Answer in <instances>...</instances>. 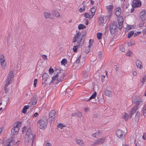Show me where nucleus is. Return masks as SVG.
Segmentation results:
<instances>
[{
    "mask_svg": "<svg viewBox=\"0 0 146 146\" xmlns=\"http://www.w3.org/2000/svg\"><path fill=\"white\" fill-rule=\"evenodd\" d=\"M82 35L81 37H82V38L83 40H84L85 38L86 37V32L85 30H84L82 32Z\"/></svg>",
    "mask_w": 146,
    "mask_h": 146,
    "instance_id": "nucleus-29",
    "label": "nucleus"
},
{
    "mask_svg": "<svg viewBox=\"0 0 146 146\" xmlns=\"http://www.w3.org/2000/svg\"><path fill=\"white\" fill-rule=\"evenodd\" d=\"M86 27V26L82 24H80L78 26V29L79 30L84 29Z\"/></svg>",
    "mask_w": 146,
    "mask_h": 146,
    "instance_id": "nucleus-32",
    "label": "nucleus"
},
{
    "mask_svg": "<svg viewBox=\"0 0 146 146\" xmlns=\"http://www.w3.org/2000/svg\"><path fill=\"white\" fill-rule=\"evenodd\" d=\"M48 77L49 76L47 73L44 72L42 76V79L43 80L46 81Z\"/></svg>",
    "mask_w": 146,
    "mask_h": 146,
    "instance_id": "nucleus-19",
    "label": "nucleus"
},
{
    "mask_svg": "<svg viewBox=\"0 0 146 146\" xmlns=\"http://www.w3.org/2000/svg\"><path fill=\"white\" fill-rule=\"evenodd\" d=\"M84 16L86 18H90V15H89L88 13H86L84 14Z\"/></svg>",
    "mask_w": 146,
    "mask_h": 146,
    "instance_id": "nucleus-40",
    "label": "nucleus"
},
{
    "mask_svg": "<svg viewBox=\"0 0 146 146\" xmlns=\"http://www.w3.org/2000/svg\"><path fill=\"white\" fill-rule=\"evenodd\" d=\"M64 76L65 74L64 73L61 74V75L58 78V74L57 73L55 75L52 77V80L50 81V83H51L53 84L55 82L54 80H57V79L58 80V81H62L64 79Z\"/></svg>",
    "mask_w": 146,
    "mask_h": 146,
    "instance_id": "nucleus-4",
    "label": "nucleus"
},
{
    "mask_svg": "<svg viewBox=\"0 0 146 146\" xmlns=\"http://www.w3.org/2000/svg\"><path fill=\"white\" fill-rule=\"evenodd\" d=\"M123 132L120 130H118L116 132V135L119 138L124 137L125 135L123 136Z\"/></svg>",
    "mask_w": 146,
    "mask_h": 146,
    "instance_id": "nucleus-13",
    "label": "nucleus"
},
{
    "mask_svg": "<svg viewBox=\"0 0 146 146\" xmlns=\"http://www.w3.org/2000/svg\"><path fill=\"white\" fill-rule=\"evenodd\" d=\"M82 77L84 78H86L88 77V72L86 71H83L82 72Z\"/></svg>",
    "mask_w": 146,
    "mask_h": 146,
    "instance_id": "nucleus-24",
    "label": "nucleus"
},
{
    "mask_svg": "<svg viewBox=\"0 0 146 146\" xmlns=\"http://www.w3.org/2000/svg\"><path fill=\"white\" fill-rule=\"evenodd\" d=\"M27 129V127L26 126H24L22 128V131L23 133H24V132H25Z\"/></svg>",
    "mask_w": 146,
    "mask_h": 146,
    "instance_id": "nucleus-47",
    "label": "nucleus"
},
{
    "mask_svg": "<svg viewBox=\"0 0 146 146\" xmlns=\"http://www.w3.org/2000/svg\"><path fill=\"white\" fill-rule=\"evenodd\" d=\"M37 82V79H35L34 80V86L35 87H36V84Z\"/></svg>",
    "mask_w": 146,
    "mask_h": 146,
    "instance_id": "nucleus-50",
    "label": "nucleus"
},
{
    "mask_svg": "<svg viewBox=\"0 0 146 146\" xmlns=\"http://www.w3.org/2000/svg\"><path fill=\"white\" fill-rule=\"evenodd\" d=\"M42 57L44 60L47 59V56L43 54L42 55Z\"/></svg>",
    "mask_w": 146,
    "mask_h": 146,
    "instance_id": "nucleus-54",
    "label": "nucleus"
},
{
    "mask_svg": "<svg viewBox=\"0 0 146 146\" xmlns=\"http://www.w3.org/2000/svg\"><path fill=\"white\" fill-rule=\"evenodd\" d=\"M81 57V56L80 55L79 56V57L77 58V60L76 61V63L78 64V63H79V62H80V59Z\"/></svg>",
    "mask_w": 146,
    "mask_h": 146,
    "instance_id": "nucleus-49",
    "label": "nucleus"
},
{
    "mask_svg": "<svg viewBox=\"0 0 146 146\" xmlns=\"http://www.w3.org/2000/svg\"><path fill=\"white\" fill-rule=\"evenodd\" d=\"M18 122L19 123H17V124L15 126V127H18L21 124V122H19V121Z\"/></svg>",
    "mask_w": 146,
    "mask_h": 146,
    "instance_id": "nucleus-62",
    "label": "nucleus"
},
{
    "mask_svg": "<svg viewBox=\"0 0 146 146\" xmlns=\"http://www.w3.org/2000/svg\"><path fill=\"white\" fill-rule=\"evenodd\" d=\"M73 52H76L77 51V48H76V46H74L73 49Z\"/></svg>",
    "mask_w": 146,
    "mask_h": 146,
    "instance_id": "nucleus-52",
    "label": "nucleus"
},
{
    "mask_svg": "<svg viewBox=\"0 0 146 146\" xmlns=\"http://www.w3.org/2000/svg\"><path fill=\"white\" fill-rule=\"evenodd\" d=\"M135 63L137 66L138 68L141 69L143 67L141 65L142 63L139 60H136Z\"/></svg>",
    "mask_w": 146,
    "mask_h": 146,
    "instance_id": "nucleus-18",
    "label": "nucleus"
},
{
    "mask_svg": "<svg viewBox=\"0 0 146 146\" xmlns=\"http://www.w3.org/2000/svg\"><path fill=\"white\" fill-rule=\"evenodd\" d=\"M58 11H55L54 10H52V14L53 15H55Z\"/></svg>",
    "mask_w": 146,
    "mask_h": 146,
    "instance_id": "nucleus-55",
    "label": "nucleus"
},
{
    "mask_svg": "<svg viewBox=\"0 0 146 146\" xmlns=\"http://www.w3.org/2000/svg\"><path fill=\"white\" fill-rule=\"evenodd\" d=\"M140 18H146V11L144 10L142 11L140 13Z\"/></svg>",
    "mask_w": 146,
    "mask_h": 146,
    "instance_id": "nucleus-17",
    "label": "nucleus"
},
{
    "mask_svg": "<svg viewBox=\"0 0 146 146\" xmlns=\"http://www.w3.org/2000/svg\"><path fill=\"white\" fill-rule=\"evenodd\" d=\"M121 9L120 7H118L116 10L115 14L117 17H118L121 14Z\"/></svg>",
    "mask_w": 146,
    "mask_h": 146,
    "instance_id": "nucleus-20",
    "label": "nucleus"
},
{
    "mask_svg": "<svg viewBox=\"0 0 146 146\" xmlns=\"http://www.w3.org/2000/svg\"><path fill=\"white\" fill-rule=\"evenodd\" d=\"M54 81L55 82L53 84L55 83V84H58L59 82H60V81H58V79H57V80H54Z\"/></svg>",
    "mask_w": 146,
    "mask_h": 146,
    "instance_id": "nucleus-60",
    "label": "nucleus"
},
{
    "mask_svg": "<svg viewBox=\"0 0 146 146\" xmlns=\"http://www.w3.org/2000/svg\"><path fill=\"white\" fill-rule=\"evenodd\" d=\"M44 15L45 16V17L46 19H47L48 18H50V14L49 13H47L46 12H45L44 13Z\"/></svg>",
    "mask_w": 146,
    "mask_h": 146,
    "instance_id": "nucleus-39",
    "label": "nucleus"
},
{
    "mask_svg": "<svg viewBox=\"0 0 146 146\" xmlns=\"http://www.w3.org/2000/svg\"><path fill=\"white\" fill-rule=\"evenodd\" d=\"M129 117L128 114L126 113H125L124 115L122 116V118L124 119L126 121Z\"/></svg>",
    "mask_w": 146,
    "mask_h": 146,
    "instance_id": "nucleus-30",
    "label": "nucleus"
},
{
    "mask_svg": "<svg viewBox=\"0 0 146 146\" xmlns=\"http://www.w3.org/2000/svg\"><path fill=\"white\" fill-rule=\"evenodd\" d=\"M56 113L55 111L54 110H52L50 112L49 114V117L53 118L54 119L55 117V115Z\"/></svg>",
    "mask_w": 146,
    "mask_h": 146,
    "instance_id": "nucleus-21",
    "label": "nucleus"
},
{
    "mask_svg": "<svg viewBox=\"0 0 146 146\" xmlns=\"http://www.w3.org/2000/svg\"><path fill=\"white\" fill-rule=\"evenodd\" d=\"M103 34L101 33H97V38L99 39H100L102 37Z\"/></svg>",
    "mask_w": 146,
    "mask_h": 146,
    "instance_id": "nucleus-34",
    "label": "nucleus"
},
{
    "mask_svg": "<svg viewBox=\"0 0 146 146\" xmlns=\"http://www.w3.org/2000/svg\"><path fill=\"white\" fill-rule=\"evenodd\" d=\"M94 40H93L90 39L89 40V45L88 46L89 47H91L93 43Z\"/></svg>",
    "mask_w": 146,
    "mask_h": 146,
    "instance_id": "nucleus-42",
    "label": "nucleus"
},
{
    "mask_svg": "<svg viewBox=\"0 0 146 146\" xmlns=\"http://www.w3.org/2000/svg\"><path fill=\"white\" fill-rule=\"evenodd\" d=\"M120 50L122 52H124L125 51V49L124 46H122L120 48Z\"/></svg>",
    "mask_w": 146,
    "mask_h": 146,
    "instance_id": "nucleus-53",
    "label": "nucleus"
},
{
    "mask_svg": "<svg viewBox=\"0 0 146 146\" xmlns=\"http://www.w3.org/2000/svg\"><path fill=\"white\" fill-rule=\"evenodd\" d=\"M104 22V19L103 17H100L99 18V25H102Z\"/></svg>",
    "mask_w": 146,
    "mask_h": 146,
    "instance_id": "nucleus-27",
    "label": "nucleus"
},
{
    "mask_svg": "<svg viewBox=\"0 0 146 146\" xmlns=\"http://www.w3.org/2000/svg\"><path fill=\"white\" fill-rule=\"evenodd\" d=\"M104 93L106 96L110 97L111 93V92L110 90H106L105 91Z\"/></svg>",
    "mask_w": 146,
    "mask_h": 146,
    "instance_id": "nucleus-26",
    "label": "nucleus"
},
{
    "mask_svg": "<svg viewBox=\"0 0 146 146\" xmlns=\"http://www.w3.org/2000/svg\"><path fill=\"white\" fill-rule=\"evenodd\" d=\"M146 133H144L143 134V136L142 137L144 139L146 140Z\"/></svg>",
    "mask_w": 146,
    "mask_h": 146,
    "instance_id": "nucleus-58",
    "label": "nucleus"
},
{
    "mask_svg": "<svg viewBox=\"0 0 146 146\" xmlns=\"http://www.w3.org/2000/svg\"><path fill=\"white\" fill-rule=\"evenodd\" d=\"M145 19L140 18L139 19V26L140 27H142L145 22Z\"/></svg>",
    "mask_w": 146,
    "mask_h": 146,
    "instance_id": "nucleus-15",
    "label": "nucleus"
},
{
    "mask_svg": "<svg viewBox=\"0 0 146 146\" xmlns=\"http://www.w3.org/2000/svg\"><path fill=\"white\" fill-rule=\"evenodd\" d=\"M131 29V26H128L127 27L126 29L128 30H129Z\"/></svg>",
    "mask_w": 146,
    "mask_h": 146,
    "instance_id": "nucleus-64",
    "label": "nucleus"
},
{
    "mask_svg": "<svg viewBox=\"0 0 146 146\" xmlns=\"http://www.w3.org/2000/svg\"><path fill=\"white\" fill-rule=\"evenodd\" d=\"M117 27V23L116 22H114L110 24V30L111 34H113L115 33Z\"/></svg>",
    "mask_w": 146,
    "mask_h": 146,
    "instance_id": "nucleus-6",
    "label": "nucleus"
},
{
    "mask_svg": "<svg viewBox=\"0 0 146 146\" xmlns=\"http://www.w3.org/2000/svg\"><path fill=\"white\" fill-rule=\"evenodd\" d=\"M18 133L14 129L12 128L11 130V134L12 135H15L18 134Z\"/></svg>",
    "mask_w": 146,
    "mask_h": 146,
    "instance_id": "nucleus-33",
    "label": "nucleus"
},
{
    "mask_svg": "<svg viewBox=\"0 0 146 146\" xmlns=\"http://www.w3.org/2000/svg\"><path fill=\"white\" fill-rule=\"evenodd\" d=\"M132 3L133 7H138L141 5V2L139 0H133Z\"/></svg>",
    "mask_w": 146,
    "mask_h": 146,
    "instance_id": "nucleus-9",
    "label": "nucleus"
},
{
    "mask_svg": "<svg viewBox=\"0 0 146 146\" xmlns=\"http://www.w3.org/2000/svg\"><path fill=\"white\" fill-rule=\"evenodd\" d=\"M146 80V75H143V77L142 80L141 81V82L143 84L145 82V80Z\"/></svg>",
    "mask_w": 146,
    "mask_h": 146,
    "instance_id": "nucleus-38",
    "label": "nucleus"
},
{
    "mask_svg": "<svg viewBox=\"0 0 146 146\" xmlns=\"http://www.w3.org/2000/svg\"><path fill=\"white\" fill-rule=\"evenodd\" d=\"M14 129H15V130L17 131V133H18V131H19V128L18 127H14V128H13Z\"/></svg>",
    "mask_w": 146,
    "mask_h": 146,
    "instance_id": "nucleus-57",
    "label": "nucleus"
},
{
    "mask_svg": "<svg viewBox=\"0 0 146 146\" xmlns=\"http://www.w3.org/2000/svg\"><path fill=\"white\" fill-rule=\"evenodd\" d=\"M90 10L91 13L93 14L92 15V17H91V19H92L95 14V12L96 11V8H95L94 7H93Z\"/></svg>",
    "mask_w": 146,
    "mask_h": 146,
    "instance_id": "nucleus-22",
    "label": "nucleus"
},
{
    "mask_svg": "<svg viewBox=\"0 0 146 146\" xmlns=\"http://www.w3.org/2000/svg\"><path fill=\"white\" fill-rule=\"evenodd\" d=\"M105 141V138H102L97 139L94 143L92 144V145H94L96 144H102Z\"/></svg>",
    "mask_w": 146,
    "mask_h": 146,
    "instance_id": "nucleus-10",
    "label": "nucleus"
},
{
    "mask_svg": "<svg viewBox=\"0 0 146 146\" xmlns=\"http://www.w3.org/2000/svg\"><path fill=\"white\" fill-rule=\"evenodd\" d=\"M61 70V68H59L57 69L55 71H56L57 73L58 74H60V71Z\"/></svg>",
    "mask_w": 146,
    "mask_h": 146,
    "instance_id": "nucleus-45",
    "label": "nucleus"
},
{
    "mask_svg": "<svg viewBox=\"0 0 146 146\" xmlns=\"http://www.w3.org/2000/svg\"><path fill=\"white\" fill-rule=\"evenodd\" d=\"M57 127L58 128H60L61 129L62 128L64 127H65V126L62 124V123H59Z\"/></svg>",
    "mask_w": 146,
    "mask_h": 146,
    "instance_id": "nucleus-37",
    "label": "nucleus"
},
{
    "mask_svg": "<svg viewBox=\"0 0 146 146\" xmlns=\"http://www.w3.org/2000/svg\"><path fill=\"white\" fill-rule=\"evenodd\" d=\"M132 53V52L130 51L129 50L126 53V55L128 56H131V54Z\"/></svg>",
    "mask_w": 146,
    "mask_h": 146,
    "instance_id": "nucleus-46",
    "label": "nucleus"
},
{
    "mask_svg": "<svg viewBox=\"0 0 146 146\" xmlns=\"http://www.w3.org/2000/svg\"><path fill=\"white\" fill-rule=\"evenodd\" d=\"M76 142L80 145L83 146L84 145L83 141L82 140L77 139L76 140Z\"/></svg>",
    "mask_w": 146,
    "mask_h": 146,
    "instance_id": "nucleus-31",
    "label": "nucleus"
},
{
    "mask_svg": "<svg viewBox=\"0 0 146 146\" xmlns=\"http://www.w3.org/2000/svg\"><path fill=\"white\" fill-rule=\"evenodd\" d=\"M141 32L140 31L137 32L136 33H135L134 34V35L135 36H137L138 35H139L140 34H141Z\"/></svg>",
    "mask_w": 146,
    "mask_h": 146,
    "instance_id": "nucleus-61",
    "label": "nucleus"
},
{
    "mask_svg": "<svg viewBox=\"0 0 146 146\" xmlns=\"http://www.w3.org/2000/svg\"><path fill=\"white\" fill-rule=\"evenodd\" d=\"M8 86H6V84H5L4 86V88H5V93H6L8 92V91L9 90V89L8 88H7V87Z\"/></svg>",
    "mask_w": 146,
    "mask_h": 146,
    "instance_id": "nucleus-44",
    "label": "nucleus"
},
{
    "mask_svg": "<svg viewBox=\"0 0 146 146\" xmlns=\"http://www.w3.org/2000/svg\"><path fill=\"white\" fill-rule=\"evenodd\" d=\"M103 56V54L101 52H99L98 55V57H99V58L100 59H101L102 58Z\"/></svg>",
    "mask_w": 146,
    "mask_h": 146,
    "instance_id": "nucleus-41",
    "label": "nucleus"
},
{
    "mask_svg": "<svg viewBox=\"0 0 146 146\" xmlns=\"http://www.w3.org/2000/svg\"><path fill=\"white\" fill-rule=\"evenodd\" d=\"M134 34V31H130L128 34L127 38H131Z\"/></svg>",
    "mask_w": 146,
    "mask_h": 146,
    "instance_id": "nucleus-28",
    "label": "nucleus"
},
{
    "mask_svg": "<svg viewBox=\"0 0 146 146\" xmlns=\"http://www.w3.org/2000/svg\"><path fill=\"white\" fill-rule=\"evenodd\" d=\"M39 123V128L40 129H44L48 124V119L42 118L38 121L37 122V123Z\"/></svg>",
    "mask_w": 146,
    "mask_h": 146,
    "instance_id": "nucleus-3",
    "label": "nucleus"
},
{
    "mask_svg": "<svg viewBox=\"0 0 146 146\" xmlns=\"http://www.w3.org/2000/svg\"><path fill=\"white\" fill-rule=\"evenodd\" d=\"M81 35V33L79 31L77 33L76 35L74 36L72 40L73 43L78 42H77L78 44L74 46H76L77 48H78L79 46H82L84 43V40H83L82 37H80V36Z\"/></svg>",
    "mask_w": 146,
    "mask_h": 146,
    "instance_id": "nucleus-2",
    "label": "nucleus"
},
{
    "mask_svg": "<svg viewBox=\"0 0 146 146\" xmlns=\"http://www.w3.org/2000/svg\"><path fill=\"white\" fill-rule=\"evenodd\" d=\"M14 75L13 74V71H11L8 75L7 77L6 80V86H8L9 85L10 82L13 80Z\"/></svg>",
    "mask_w": 146,
    "mask_h": 146,
    "instance_id": "nucleus-5",
    "label": "nucleus"
},
{
    "mask_svg": "<svg viewBox=\"0 0 146 146\" xmlns=\"http://www.w3.org/2000/svg\"><path fill=\"white\" fill-rule=\"evenodd\" d=\"M29 105L25 106L22 110V112L24 114L25 113L27 112V110L29 108Z\"/></svg>",
    "mask_w": 146,
    "mask_h": 146,
    "instance_id": "nucleus-25",
    "label": "nucleus"
},
{
    "mask_svg": "<svg viewBox=\"0 0 146 146\" xmlns=\"http://www.w3.org/2000/svg\"><path fill=\"white\" fill-rule=\"evenodd\" d=\"M0 62L3 68H5V62L4 56L3 54L0 55Z\"/></svg>",
    "mask_w": 146,
    "mask_h": 146,
    "instance_id": "nucleus-11",
    "label": "nucleus"
},
{
    "mask_svg": "<svg viewBox=\"0 0 146 146\" xmlns=\"http://www.w3.org/2000/svg\"><path fill=\"white\" fill-rule=\"evenodd\" d=\"M133 102H135V103L136 104L135 106H137V107H138L139 105L143 103L142 100L140 97H138L136 99L134 100Z\"/></svg>",
    "mask_w": 146,
    "mask_h": 146,
    "instance_id": "nucleus-12",
    "label": "nucleus"
},
{
    "mask_svg": "<svg viewBox=\"0 0 146 146\" xmlns=\"http://www.w3.org/2000/svg\"><path fill=\"white\" fill-rule=\"evenodd\" d=\"M38 114L37 112H36L33 115L34 117H36L38 116Z\"/></svg>",
    "mask_w": 146,
    "mask_h": 146,
    "instance_id": "nucleus-63",
    "label": "nucleus"
},
{
    "mask_svg": "<svg viewBox=\"0 0 146 146\" xmlns=\"http://www.w3.org/2000/svg\"><path fill=\"white\" fill-rule=\"evenodd\" d=\"M105 77V76L104 75H102L101 76V78L102 81V82H103V80L104 79Z\"/></svg>",
    "mask_w": 146,
    "mask_h": 146,
    "instance_id": "nucleus-59",
    "label": "nucleus"
},
{
    "mask_svg": "<svg viewBox=\"0 0 146 146\" xmlns=\"http://www.w3.org/2000/svg\"><path fill=\"white\" fill-rule=\"evenodd\" d=\"M77 115L78 117H81L82 116V113L80 111L77 112Z\"/></svg>",
    "mask_w": 146,
    "mask_h": 146,
    "instance_id": "nucleus-51",
    "label": "nucleus"
},
{
    "mask_svg": "<svg viewBox=\"0 0 146 146\" xmlns=\"http://www.w3.org/2000/svg\"><path fill=\"white\" fill-rule=\"evenodd\" d=\"M15 142L14 140L12 138H9L5 142L4 146H12Z\"/></svg>",
    "mask_w": 146,
    "mask_h": 146,
    "instance_id": "nucleus-7",
    "label": "nucleus"
},
{
    "mask_svg": "<svg viewBox=\"0 0 146 146\" xmlns=\"http://www.w3.org/2000/svg\"><path fill=\"white\" fill-rule=\"evenodd\" d=\"M37 101V96L36 95H35L34 96L32 97L31 98V102L29 103V104L30 105V104H31V105H33L32 107H34V106L36 104Z\"/></svg>",
    "mask_w": 146,
    "mask_h": 146,
    "instance_id": "nucleus-8",
    "label": "nucleus"
},
{
    "mask_svg": "<svg viewBox=\"0 0 146 146\" xmlns=\"http://www.w3.org/2000/svg\"><path fill=\"white\" fill-rule=\"evenodd\" d=\"M118 22H119L121 21H123V19L122 18V17L121 16H120L118 17L117 19Z\"/></svg>",
    "mask_w": 146,
    "mask_h": 146,
    "instance_id": "nucleus-48",
    "label": "nucleus"
},
{
    "mask_svg": "<svg viewBox=\"0 0 146 146\" xmlns=\"http://www.w3.org/2000/svg\"><path fill=\"white\" fill-rule=\"evenodd\" d=\"M67 62V60L66 59L64 58L61 61V64L65 65L66 64Z\"/></svg>",
    "mask_w": 146,
    "mask_h": 146,
    "instance_id": "nucleus-35",
    "label": "nucleus"
},
{
    "mask_svg": "<svg viewBox=\"0 0 146 146\" xmlns=\"http://www.w3.org/2000/svg\"><path fill=\"white\" fill-rule=\"evenodd\" d=\"M97 95V93L96 92H94L93 94L89 98L88 100H86V101H88L92 99H94L95 98Z\"/></svg>",
    "mask_w": 146,
    "mask_h": 146,
    "instance_id": "nucleus-23",
    "label": "nucleus"
},
{
    "mask_svg": "<svg viewBox=\"0 0 146 146\" xmlns=\"http://www.w3.org/2000/svg\"><path fill=\"white\" fill-rule=\"evenodd\" d=\"M54 72V70L51 67L49 70V72L50 74H52Z\"/></svg>",
    "mask_w": 146,
    "mask_h": 146,
    "instance_id": "nucleus-43",
    "label": "nucleus"
},
{
    "mask_svg": "<svg viewBox=\"0 0 146 146\" xmlns=\"http://www.w3.org/2000/svg\"><path fill=\"white\" fill-rule=\"evenodd\" d=\"M90 47L88 46L86 48V50H85V53L86 54L88 53L90 51Z\"/></svg>",
    "mask_w": 146,
    "mask_h": 146,
    "instance_id": "nucleus-36",
    "label": "nucleus"
},
{
    "mask_svg": "<svg viewBox=\"0 0 146 146\" xmlns=\"http://www.w3.org/2000/svg\"><path fill=\"white\" fill-rule=\"evenodd\" d=\"M138 108V107H137V106H135L131 109L130 113V117L131 118L132 115L134 113H135Z\"/></svg>",
    "mask_w": 146,
    "mask_h": 146,
    "instance_id": "nucleus-16",
    "label": "nucleus"
},
{
    "mask_svg": "<svg viewBox=\"0 0 146 146\" xmlns=\"http://www.w3.org/2000/svg\"><path fill=\"white\" fill-rule=\"evenodd\" d=\"M108 11L109 15V18L112 15V10L113 8V6L112 5H109L108 6Z\"/></svg>",
    "mask_w": 146,
    "mask_h": 146,
    "instance_id": "nucleus-14",
    "label": "nucleus"
},
{
    "mask_svg": "<svg viewBox=\"0 0 146 146\" xmlns=\"http://www.w3.org/2000/svg\"><path fill=\"white\" fill-rule=\"evenodd\" d=\"M35 138V135L33 134L31 128L29 127L27 129L26 134L25 136L24 143L27 145L31 144L32 146Z\"/></svg>",
    "mask_w": 146,
    "mask_h": 146,
    "instance_id": "nucleus-1",
    "label": "nucleus"
},
{
    "mask_svg": "<svg viewBox=\"0 0 146 146\" xmlns=\"http://www.w3.org/2000/svg\"><path fill=\"white\" fill-rule=\"evenodd\" d=\"M134 44H135V43L134 42H132L130 43H128L127 44L129 46H131Z\"/></svg>",
    "mask_w": 146,
    "mask_h": 146,
    "instance_id": "nucleus-56",
    "label": "nucleus"
}]
</instances>
